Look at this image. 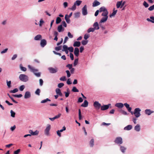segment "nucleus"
I'll return each mask as SVG.
<instances>
[{"label": "nucleus", "instance_id": "20", "mask_svg": "<svg viewBox=\"0 0 154 154\" xmlns=\"http://www.w3.org/2000/svg\"><path fill=\"white\" fill-rule=\"evenodd\" d=\"M132 128V126L131 125H128L125 127L124 129L125 130L129 131L131 130Z\"/></svg>", "mask_w": 154, "mask_h": 154}, {"label": "nucleus", "instance_id": "36", "mask_svg": "<svg viewBox=\"0 0 154 154\" xmlns=\"http://www.w3.org/2000/svg\"><path fill=\"white\" fill-rule=\"evenodd\" d=\"M18 89L17 88H15L13 90H11L10 91V92L11 93H15L17 92L18 91Z\"/></svg>", "mask_w": 154, "mask_h": 154}, {"label": "nucleus", "instance_id": "3", "mask_svg": "<svg viewBox=\"0 0 154 154\" xmlns=\"http://www.w3.org/2000/svg\"><path fill=\"white\" fill-rule=\"evenodd\" d=\"M19 79L20 80L23 82H26L29 79L28 76L25 74H21L19 76Z\"/></svg>", "mask_w": 154, "mask_h": 154}, {"label": "nucleus", "instance_id": "58", "mask_svg": "<svg viewBox=\"0 0 154 154\" xmlns=\"http://www.w3.org/2000/svg\"><path fill=\"white\" fill-rule=\"evenodd\" d=\"M63 5L64 8H66L68 6V4L67 2H65L63 3Z\"/></svg>", "mask_w": 154, "mask_h": 154}, {"label": "nucleus", "instance_id": "54", "mask_svg": "<svg viewBox=\"0 0 154 154\" xmlns=\"http://www.w3.org/2000/svg\"><path fill=\"white\" fill-rule=\"evenodd\" d=\"M61 46H59L58 47H55V49L57 51H59L61 50Z\"/></svg>", "mask_w": 154, "mask_h": 154}, {"label": "nucleus", "instance_id": "61", "mask_svg": "<svg viewBox=\"0 0 154 154\" xmlns=\"http://www.w3.org/2000/svg\"><path fill=\"white\" fill-rule=\"evenodd\" d=\"M68 36L70 38H72L73 37V35L69 32L68 33Z\"/></svg>", "mask_w": 154, "mask_h": 154}, {"label": "nucleus", "instance_id": "55", "mask_svg": "<svg viewBox=\"0 0 154 154\" xmlns=\"http://www.w3.org/2000/svg\"><path fill=\"white\" fill-rule=\"evenodd\" d=\"M89 37V35L88 34H85L84 36V38L87 40Z\"/></svg>", "mask_w": 154, "mask_h": 154}, {"label": "nucleus", "instance_id": "7", "mask_svg": "<svg viewBox=\"0 0 154 154\" xmlns=\"http://www.w3.org/2000/svg\"><path fill=\"white\" fill-rule=\"evenodd\" d=\"M48 70H49L50 72L52 73H54L57 72V69L56 67L53 68V67H49L48 68Z\"/></svg>", "mask_w": 154, "mask_h": 154}, {"label": "nucleus", "instance_id": "50", "mask_svg": "<svg viewBox=\"0 0 154 154\" xmlns=\"http://www.w3.org/2000/svg\"><path fill=\"white\" fill-rule=\"evenodd\" d=\"M66 72L67 74V77H70L71 75V74L69 71V70H67L66 71Z\"/></svg>", "mask_w": 154, "mask_h": 154}, {"label": "nucleus", "instance_id": "1", "mask_svg": "<svg viewBox=\"0 0 154 154\" xmlns=\"http://www.w3.org/2000/svg\"><path fill=\"white\" fill-rule=\"evenodd\" d=\"M108 12L107 10L103 12L102 14L101 15L103 17L101 19L99 23V24L97 22V30L99 29V26H100V27H101L103 29H105L104 27L102 25V23H105L107 20L108 18Z\"/></svg>", "mask_w": 154, "mask_h": 154}, {"label": "nucleus", "instance_id": "22", "mask_svg": "<svg viewBox=\"0 0 154 154\" xmlns=\"http://www.w3.org/2000/svg\"><path fill=\"white\" fill-rule=\"evenodd\" d=\"M134 129L137 131H139L140 129V125L139 124L137 125L134 127Z\"/></svg>", "mask_w": 154, "mask_h": 154}, {"label": "nucleus", "instance_id": "60", "mask_svg": "<svg viewBox=\"0 0 154 154\" xmlns=\"http://www.w3.org/2000/svg\"><path fill=\"white\" fill-rule=\"evenodd\" d=\"M80 14L79 12L75 13V17L76 18L79 17L80 16Z\"/></svg>", "mask_w": 154, "mask_h": 154}, {"label": "nucleus", "instance_id": "24", "mask_svg": "<svg viewBox=\"0 0 154 154\" xmlns=\"http://www.w3.org/2000/svg\"><path fill=\"white\" fill-rule=\"evenodd\" d=\"M150 18H147L146 20L149 22H151L152 23H154V17L151 16L150 17Z\"/></svg>", "mask_w": 154, "mask_h": 154}, {"label": "nucleus", "instance_id": "45", "mask_svg": "<svg viewBox=\"0 0 154 154\" xmlns=\"http://www.w3.org/2000/svg\"><path fill=\"white\" fill-rule=\"evenodd\" d=\"M25 86L24 85H22L20 86L19 88V90L20 91H22L25 88Z\"/></svg>", "mask_w": 154, "mask_h": 154}, {"label": "nucleus", "instance_id": "18", "mask_svg": "<svg viewBox=\"0 0 154 154\" xmlns=\"http://www.w3.org/2000/svg\"><path fill=\"white\" fill-rule=\"evenodd\" d=\"M120 149L121 152L123 153H124L126 149V148L124 146H120Z\"/></svg>", "mask_w": 154, "mask_h": 154}, {"label": "nucleus", "instance_id": "51", "mask_svg": "<svg viewBox=\"0 0 154 154\" xmlns=\"http://www.w3.org/2000/svg\"><path fill=\"white\" fill-rule=\"evenodd\" d=\"M64 85V84L63 83H59L58 85V87L59 88H61V87H63Z\"/></svg>", "mask_w": 154, "mask_h": 154}, {"label": "nucleus", "instance_id": "37", "mask_svg": "<svg viewBox=\"0 0 154 154\" xmlns=\"http://www.w3.org/2000/svg\"><path fill=\"white\" fill-rule=\"evenodd\" d=\"M48 101H51V100L48 98H47L46 99H44V100H42L41 101V103H45Z\"/></svg>", "mask_w": 154, "mask_h": 154}, {"label": "nucleus", "instance_id": "32", "mask_svg": "<svg viewBox=\"0 0 154 154\" xmlns=\"http://www.w3.org/2000/svg\"><path fill=\"white\" fill-rule=\"evenodd\" d=\"M94 140L92 139L90 141L89 144L91 147H93L94 145Z\"/></svg>", "mask_w": 154, "mask_h": 154}, {"label": "nucleus", "instance_id": "15", "mask_svg": "<svg viewBox=\"0 0 154 154\" xmlns=\"http://www.w3.org/2000/svg\"><path fill=\"white\" fill-rule=\"evenodd\" d=\"M79 50L78 48H75L74 49V54L75 55L78 57L79 55Z\"/></svg>", "mask_w": 154, "mask_h": 154}, {"label": "nucleus", "instance_id": "62", "mask_svg": "<svg viewBox=\"0 0 154 154\" xmlns=\"http://www.w3.org/2000/svg\"><path fill=\"white\" fill-rule=\"evenodd\" d=\"M62 25L64 27H66L67 26V24L65 21H63L62 22Z\"/></svg>", "mask_w": 154, "mask_h": 154}, {"label": "nucleus", "instance_id": "8", "mask_svg": "<svg viewBox=\"0 0 154 154\" xmlns=\"http://www.w3.org/2000/svg\"><path fill=\"white\" fill-rule=\"evenodd\" d=\"M82 10V13L83 15H86L87 14V7L86 5H85Z\"/></svg>", "mask_w": 154, "mask_h": 154}, {"label": "nucleus", "instance_id": "10", "mask_svg": "<svg viewBox=\"0 0 154 154\" xmlns=\"http://www.w3.org/2000/svg\"><path fill=\"white\" fill-rule=\"evenodd\" d=\"M93 26L94 27V28H90L88 30L87 32L88 33H89L90 32H93L94 31L96 27V22H95L94 23Z\"/></svg>", "mask_w": 154, "mask_h": 154}, {"label": "nucleus", "instance_id": "59", "mask_svg": "<svg viewBox=\"0 0 154 154\" xmlns=\"http://www.w3.org/2000/svg\"><path fill=\"white\" fill-rule=\"evenodd\" d=\"M39 83L40 86H42L43 85V81L42 79H40L39 80Z\"/></svg>", "mask_w": 154, "mask_h": 154}, {"label": "nucleus", "instance_id": "49", "mask_svg": "<svg viewBox=\"0 0 154 154\" xmlns=\"http://www.w3.org/2000/svg\"><path fill=\"white\" fill-rule=\"evenodd\" d=\"M72 64H68L66 66V67H68L69 69L72 68Z\"/></svg>", "mask_w": 154, "mask_h": 154}, {"label": "nucleus", "instance_id": "47", "mask_svg": "<svg viewBox=\"0 0 154 154\" xmlns=\"http://www.w3.org/2000/svg\"><path fill=\"white\" fill-rule=\"evenodd\" d=\"M56 92L57 94H58L60 93L61 92V91L60 89L57 88L56 89Z\"/></svg>", "mask_w": 154, "mask_h": 154}, {"label": "nucleus", "instance_id": "28", "mask_svg": "<svg viewBox=\"0 0 154 154\" xmlns=\"http://www.w3.org/2000/svg\"><path fill=\"white\" fill-rule=\"evenodd\" d=\"M67 16H68V15H67V14H66L65 15V20H66V22L67 23H70V19H69V17H67Z\"/></svg>", "mask_w": 154, "mask_h": 154}, {"label": "nucleus", "instance_id": "13", "mask_svg": "<svg viewBox=\"0 0 154 154\" xmlns=\"http://www.w3.org/2000/svg\"><path fill=\"white\" fill-rule=\"evenodd\" d=\"M31 97V94L28 91H26L25 94L24 98L27 99L30 97Z\"/></svg>", "mask_w": 154, "mask_h": 154}, {"label": "nucleus", "instance_id": "40", "mask_svg": "<svg viewBox=\"0 0 154 154\" xmlns=\"http://www.w3.org/2000/svg\"><path fill=\"white\" fill-rule=\"evenodd\" d=\"M67 92H65L64 93L65 94V96L66 97H68L69 94V89H68L67 90Z\"/></svg>", "mask_w": 154, "mask_h": 154}, {"label": "nucleus", "instance_id": "25", "mask_svg": "<svg viewBox=\"0 0 154 154\" xmlns=\"http://www.w3.org/2000/svg\"><path fill=\"white\" fill-rule=\"evenodd\" d=\"M106 10H107V9L104 6L102 7L99 9L100 12H103Z\"/></svg>", "mask_w": 154, "mask_h": 154}, {"label": "nucleus", "instance_id": "21", "mask_svg": "<svg viewBox=\"0 0 154 154\" xmlns=\"http://www.w3.org/2000/svg\"><path fill=\"white\" fill-rule=\"evenodd\" d=\"M88 105V102L86 100H85L81 106L83 107H87Z\"/></svg>", "mask_w": 154, "mask_h": 154}, {"label": "nucleus", "instance_id": "16", "mask_svg": "<svg viewBox=\"0 0 154 154\" xmlns=\"http://www.w3.org/2000/svg\"><path fill=\"white\" fill-rule=\"evenodd\" d=\"M64 28L62 27V25H59L57 28V30L59 32H60L62 31H63L64 30Z\"/></svg>", "mask_w": 154, "mask_h": 154}, {"label": "nucleus", "instance_id": "17", "mask_svg": "<svg viewBox=\"0 0 154 154\" xmlns=\"http://www.w3.org/2000/svg\"><path fill=\"white\" fill-rule=\"evenodd\" d=\"M115 106L119 108H122L124 106V105L123 103H116L115 105Z\"/></svg>", "mask_w": 154, "mask_h": 154}, {"label": "nucleus", "instance_id": "12", "mask_svg": "<svg viewBox=\"0 0 154 154\" xmlns=\"http://www.w3.org/2000/svg\"><path fill=\"white\" fill-rule=\"evenodd\" d=\"M145 112L146 114L149 116L153 113L154 112L153 111H151L150 109H146L145 110Z\"/></svg>", "mask_w": 154, "mask_h": 154}, {"label": "nucleus", "instance_id": "14", "mask_svg": "<svg viewBox=\"0 0 154 154\" xmlns=\"http://www.w3.org/2000/svg\"><path fill=\"white\" fill-rule=\"evenodd\" d=\"M29 133H30V134L32 135H36L38 134V131L37 130L33 132L32 130H30L29 131Z\"/></svg>", "mask_w": 154, "mask_h": 154}, {"label": "nucleus", "instance_id": "39", "mask_svg": "<svg viewBox=\"0 0 154 154\" xmlns=\"http://www.w3.org/2000/svg\"><path fill=\"white\" fill-rule=\"evenodd\" d=\"M7 85L9 88H10L11 87V81H8V80H7Z\"/></svg>", "mask_w": 154, "mask_h": 154}, {"label": "nucleus", "instance_id": "34", "mask_svg": "<svg viewBox=\"0 0 154 154\" xmlns=\"http://www.w3.org/2000/svg\"><path fill=\"white\" fill-rule=\"evenodd\" d=\"M41 91L39 89H37L35 92V93L37 95H40V93Z\"/></svg>", "mask_w": 154, "mask_h": 154}, {"label": "nucleus", "instance_id": "11", "mask_svg": "<svg viewBox=\"0 0 154 154\" xmlns=\"http://www.w3.org/2000/svg\"><path fill=\"white\" fill-rule=\"evenodd\" d=\"M47 44V42L45 39H42L41 41L40 45L42 47H44Z\"/></svg>", "mask_w": 154, "mask_h": 154}, {"label": "nucleus", "instance_id": "23", "mask_svg": "<svg viewBox=\"0 0 154 154\" xmlns=\"http://www.w3.org/2000/svg\"><path fill=\"white\" fill-rule=\"evenodd\" d=\"M81 45V43L79 41H76L74 42L73 46L74 47H79Z\"/></svg>", "mask_w": 154, "mask_h": 154}, {"label": "nucleus", "instance_id": "5", "mask_svg": "<svg viewBox=\"0 0 154 154\" xmlns=\"http://www.w3.org/2000/svg\"><path fill=\"white\" fill-rule=\"evenodd\" d=\"M114 142L117 144H121L123 143L122 138L120 137H117L115 139Z\"/></svg>", "mask_w": 154, "mask_h": 154}, {"label": "nucleus", "instance_id": "6", "mask_svg": "<svg viewBox=\"0 0 154 154\" xmlns=\"http://www.w3.org/2000/svg\"><path fill=\"white\" fill-rule=\"evenodd\" d=\"M51 125L48 124L47 126L45 131V134L46 136H48L49 135V131L51 129Z\"/></svg>", "mask_w": 154, "mask_h": 154}, {"label": "nucleus", "instance_id": "30", "mask_svg": "<svg viewBox=\"0 0 154 154\" xmlns=\"http://www.w3.org/2000/svg\"><path fill=\"white\" fill-rule=\"evenodd\" d=\"M61 21V19L60 17H57L56 19V24L59 23Z\"/></svg>", "mask_w": 154, "mask_h": 154}, {"label": "nucleus", "instance_id": "44", "mask_svg": "<svg viewBox=\"0 0 154 154\" xmlns=\"http://www.w3.org/2000/svg\"><path fill=\"white\" fill-rule=\"evenodd\" d=\"M78 59L77 58V59H75L74 61V66H76L78 64Z\"/></svg>", "mask_w": 154, "mask_h": 154}, {"label": "nucleus", "instance_id": "43", "mask_svg": "<svg viewBox=\"0 0 154 154\" xmlns=\"http://www.w3.org/2000/svg\"><path fill=\"white\" fill-rule=\"evenodd\" d=\"M143 6L146 8L148 7L149 6L148 4L146 1H144L143 2Z\"/></svg>", "mask_w": 154, "mask_h": 154}, {"label": "nucleus", "instance_id": "42", "mask_svg": "<svg viewBox=\"0 0 154 154\" xmlns=\"http://www.w3.org/2000/svg\"><path fill=\"white\" fill-rule=\"evenodd\" d=\"M88 42L87 40H83L82 42V43L83 45H86Z\"/></svg>", "mask_w": 154, "mask_h": 154}, {"label": "nucleus", "instance_id": "52", "mask_svg": "<svg viewBox=\"0 0 154 154\" xmlns=\"http://www.w3.org/2000/svg\"><path fill=\"white\" fill-rule=\"evenodd\" d=\"M68 50L70 52H73L74 50L73 48L71 47L69 48H68Z\"/></svg>", "mask_w": 154, "mask_h": 154}, {"label": "nucleus", "instance_id": "19", "mask_svg": "<svg viewBox=\"0 0 154 154\" xmlns=\"http://www.w3.org/2000/svg\"><path fill=\"white\" fill-rule=\"evenodd\" d=\"M115 9L114 8L112 13L110 14L109 17H112L115 16L116 14L117 11V10H115Z\"/></svg>", "mask_w": 154, "mask_h": 154}, {"label": "nucleus", "instance_id": "2", "mask_svg": "<svg viewBox=\"0 0 154 154\" xmlns=\"http://www.w3.org/2000/svg\"><path fill=\"white\" fill-rule=\"evenodd\" d=\"M28 67L30 69L31 71L33 72L34 74L37 77H39L41 76V73L40 72H37L38 71V70L35 69L34 67L31 66L30 65L28 66Z\"/></svg>", "mask_w": 154, "mask_h": 154}, {"label": "nucleus", "instance_id": "53", "mask_svg": "<svg viewBox=\"0 0 154 154\" xmlns=\"http://www.w3.org/2000/svg\"><path fill=\"white\" fill-rule=\"evenodd\" d=\"M20 151V149H19L15 151L14 152V154H18Z\"/></svg>", "mask_w": 154, "mask_h": 154}, {"label": "nucleus", "instance_id": "56", "mask_svg": "<svg viewBox=\"0 0 154 154\" xmlns=\"http://www.w3.org/2000/svg\"><path fill=\"white\" fill-rule=\"evenodd\" d=\"M60 80L61 81H65L66 80V77L65 76H63L60 78Z\"/></svg>", "mask_w": 154, "mask_h": 154}, {"label": "nucleus", "instance_id": "46", "mask_svg": "<svg viewBox=\"0 0 154 154\" xmlns=\"http://www.w3.org/2000/svg\"><path fill=\"white\" fill-rule=\"evenodd\" d=\"M76 8V6L75 4H74V5L72 6L71 8H70V9L72 11H74Z\"/></svg>", "mask_w": 154, "mask_h": 154}, {"label": "nucleus", "instance_id": "63", "mask_svg": "<svg viewBox=\"0 0 154 154\" xmlns=\"http://www.w3.org/2000/svg\"><path fill=\"white\" fill-rule=\"evenodd\" d=\"M17 57V55L16 54H14L11 58L12 60H15Z\"/></svg>", "mask_w": 154, "mask_h": 154}, {"label": "nucleus", "instance_id": "27", "mask_svg": "<svg viewBox=\"0 0 154 154\" xmlns=\"http://www.w3.org/2000/svg\"><path fill=\"white\" fill-rule=\"evenodd\" d=\"M122 1L118 2L116 4V7L117 8H119L122 5Z\"/></svg>", "mask_w": 154, "mask_h": 154}, {"label": "nucleus", "instance_id": "38", "mask_svg": "<svg viewBox=\"0 0 154 154\" xmlns=\"http://www.w3.org/2000/svg\"><path fill=\"white\" fill-rule=\"evenodd\" d=\"M79 119L80 120L82 119V116L81 114V111L80 109H79Z\"/></svg>", "mask_w": 154, "mask_h": 154}, {"label": "nucleus", "instance_id": "35", "mask_svg": "<svg viewBox=\"0 0 154 154\" xmlns=\"http://www.w3.org/2000/svg\"><path fill=\"white\" fill-rule=\"evenodd\" d=\"M20 68L21 70L23 71H26V68L25 67H23L21 65H20Z\"/></svg>", "mask_w": 154, "mask_h": 154}, {"label": "nucleus", "instance_id": "33", "mask_svg": "<svg viewBox=\"0 0 154 154\" xmlns=\"http://www.w3.org/2000/svg\"><path fill=\"white\" fill-rule=\"evenodd\" d=\"M10 112L11 113V116L13 118H14L15 117V113L12 110H11Z\"/></svg>", "mask_w": 154, "mask_h": 154}, {"label": "nucleus", "instance_id": "26", "mask_svg": "<svg viewBox=\"0 0 154 154\" xmlns=\"http://www.w3.org/2000/svg\"><path fill=\"white\" fill-rule=\"evenodd\" d=\"M42 38V36L40 35H38L36 36L34 38V39L35 40H38Z\"/></svg>", "mask_w": 154, "mask_h": 154}, {"label": "nucleus", "instance_id": "64", "mask_svg": "<svg viewBox=\"0 0 154 154\" xmlns=\"http://www.w3.org/2000/svg\"><path fill=\"white\" fill-rule=\"evenodd\" d=\"M61 113H59L57 115L55 116L54 117L55 118V119H58L60 117V116H61Z\"/></svg>", "mask_w": 154, "mask_h": 154}, {"label": "nucleus", "instance_id": "31", "mask_svg": "<svg viewBox=\"0 0 154 154\" xmlns=\"http://www.w3.org/2000/svg\"><path fill=\"white\" fill-rule=\"evenodd\" d=\"M68 50V48L66 45H64L63 46V49L62 50V51H64L66 50Z\"/></svg>", "mask_w": 154, "mask_h": 154}, {"label": "nucleus", "instance_id": "4", "mask_svg": "<svg viewBox=\"0 0 154 154\" xmlns=\"http://www.w3.org/2000/svg\"><path fill=\"white\" fill-rule=\"evenodd\" d=\"M140 111L141 109L139 108H137L135 109L134 114L136 118H138L140 116Z\"/></svg>", "mask_w": 154, "mask_h": 154}, {"label": "nucleus", "instance_id": "48", "mask_svg": "<svg viewBox=\"0 0 154 154\" xmlns=\"http://www.w3.org/2000/svg\"><path fill=\"white\" fill-rule=\"evenodd\" d=\"M154 9V5L150 6L148 10L150 11H152Z\"/></svg>", "mask_w": 154, "mask_h": 154}, {"label": "nucleus", "instance_id": "29", "mask_svg": "<svg viewBox=\"0 0 154 154\" xmlns=\"http://www.w3.org/2000/svg\"><path fill=\"white\" fill-rule=\"evenodd\" d=\"M82 1L80 0H77L76 1L74 4H75V5H77V6H79L82 3Z\"/></svg>", "mask_w": 154, "mask_h": 154}, {"label": "nucleus", "instance_id": "9", "mask_svg": "<svg viewBox=\"0 0 154 154\" xmlns=\"http://www.w3.org/2000/svg\"><path fill=\"white\" fill-rule=\"evenodd\" d=\"M111 106L110 104H109L106 105H103L101 106V110H105L109 108V106Z\"/></svg>", "mask_w": 154, "mask_h": 154}, {"label": "nucleus", "instance_id": "57", "mask_svg": "<svg viewBox=\"0 0 154 154\" xmlns=\"http://www.w3.org/2000/svg\"><path fill=\"white\" fill-rule=\"evenodd\" d=\"M69 56L71 60H74V56L73 54L72 53H70Z\"/></svg>", "mask_w": 154, "mask_h": 154}, {"label": "nucleus", "instance_id": "41", "mask_svg": "<svg viewBox=\"0 0 154 154\" xmlns=\"http://www.w3.org/2000/svg\"><path fill=\"white\" fill-rule=\"evenodd\" d=\"M72 91L73 92H78V90L75 87H73L72 90Z\"/></svg>", "mask_w": 154, "mask_h": 154}]
</instances>
